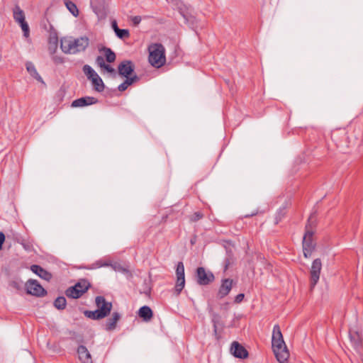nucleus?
<instances>
[{"instance_id": "1", "label": "nucleus", "mask_w": 363, "mask_h": 363, "mask_svg": "<svg viewBox=\"0 0 363 363\" xmlns=\"http://www.w3.org/2000/svg\"><path fill=\"white\" fill-rule=\"evenodd\" d=\"M89 39L86 36L74 38L72 36L64 37L60 40L62 51L67 55H76L84 52L89 47Z\"/></svg>"}, {"instance_id": "2", "label": "nucleus", "mask_w": 363, "mask_h": 363, "mask_svg": "<svg viewBox=\"0 0 363 363\" xmlns=\"http://www.w3.org/2000/svg\"><path fill=\"white\" fill-rule=\"evenodd\" d=\"M148 60L150 65L156 68L162 67L166 62L165 49L160 43H154L149 46Z\"/></svg>"}, {"instance_id": "3", "label": "nucleus", "mask_w": 363, "mask_h": 363, "mask_svg": "<svg viewBox=\"0 0 363 363\" xmlns=\"http://www.w3.org/2000/svg\"><path fill=\"white\" fill-rule=\"evenodd\" d=\"M311 219L312 216L308 218V224L306 225V232L303 238V251L306 258L310 257L315 248V244L313 239L314 233L311 229L310 223Z\"/></svg>"}, {"instance_id": "4", "label": "nucleus", "mask_w": 363, "mask_h": 363, "mask_svg": "<svg viewBox=\"0 0 363 363\" xmlns=\"http://www.w3.org/2000/svg\"><path fill=\"white\" fill-rule=\"evenodd\" d=\"M273 352L279 363H285L289 357V352L284 339L272 340Z\"/></svg>"}, {"instance_id": "5", "label": "nucleus", "mask_w": 363, "mask_h": 363, "mask_svg": "<svg viewBox=\"0 0 363 363\" xmlns=\"http://www.w3.org/2000/svg\"><path fill=\"white\" fill-rule=\"evenodd\" d=\"M321 269L322 262L320 259H314L310 270V286L311 289L315 286L319 281Z\"/></svg>"}, {"instance_id": "6", "label": "nucleus", "mask_w": 363, "mask_h": 363, "mask_svg": "<svg viewBox=\"0 0 363 363\" xmlns=\"http://www.w3.org/2000/svg\"><path fill=\"white\" fill-rule=\"evenodd\" d=\"M196 279L199 285L206 286L215 279L213 274L210 271H206L204 267H199L196 269Z\"/></svg>"}, {"instance_id": "7", "label": "nucleus", "mask_w": 363, "mask_h": 363, "mask_svg": "<svg viewBox=\"0 0 363 363\" xmlns=\"http://www.w3.org/2000/svg\"><path fill=\"white\" fill-rule=\"evenodd\" d=\"M26 291L28 294L35 296H44L47 291L45 289L36 281L29 279L26 284Z\"/></svg>"}, {"instance_id": "8", "label": "nucleus", "mask_w": 363, "mask_h": 363, "mask_svg": "<svg viewBox=\"0 0 363 363\" xmlns=\"http://www.w3.org/2000/svg\"><path fill=\"white\" fill-rule=\"evenodd\" d=\"M177 282L175 291L179 294L185 286L184 266L182 262H179L176 269Z\"/></svg>"}, {"instance_id": "9", "label": "nucleus", "mask_w": 363, "mask_h": 363, "mask_svg": "<svg viewBox=\"0 0 363 363\" xmlns=\"http://www.w3.org/2000/svg\"><path fill=\"white\" fill-rule=\"evenodd\" d=\"M95 301L97 309L101 313L100 315H102L103 318L106 317L111 311L112 303L106 301L105 298L101 296H96Z\"/></svg>"}, {"instance_id": "10", "label": "nucleus", "mask_w": 363, "mask_h": 363, "mask_svg": "<svg viewBox=\"0 0 363 363\" xmlns=\"http://www.w3.org/2000/svg\"><path fill=\"white\" fill-rule=\"evenodd\" d=\"M233 280L231 279H223L218 289L217 297L222 299L229 294L233 288Z\"/></svg>"}, {"instance_id": "11", "label": "nucleus", "mask_w": 363, "mask_h": 363, "mask_svg": "<svg viewBox=\"0 0 363 363\" xmlns=\"http://www.w3.org/2000/svg\"><path fill=\"white\" fill-rule=\"evenodd\" d=\"M135 66L130 60H123L118 66V74L124 77L130 76L134 72Z\"/></svg>"}, {"instance_id": "12", "label": "nucleus", "mask_w": 363, "mask_h": 363, "mask_svg": "<svg viewBox=\"0 0 363 363\" xmlns=\"http://www.w3.org/2000/svg\"><path fill=\"white\" fill-rule=\"evenodd\" d=\"M98 100L93 96H84L74 100L72 102L71 106L74 108L84 107L89 105L95 104Z\"/></svg>"}, {"instance_id": "13", "label": "nucleus", "mask_w": 363, "mask_h": 363, "mask_svg": "<svg viewBox=\"0 0 363 363\" xmlns=\"http://www.w3.org/2000/svg\"><path fill=\"white\" fill-rule=\"evenodd\" d=\"M230 350L233 354L237 358L245 359L248 356L247 350L235 341L232 343Z\"/></svg>"}, {"instance_id": "14", "label": "nucleus", "mask_w": 363, "mask_h": 363, "mask_svg": "<svg viewBox=\"0 0 363 363\" xmlns=\"http://www.w3.org/2000/svg\"><path fill=\"white\" fill-rule=\"evenodd\" d=\"M77 354L82 363H93L91 354L85 346L79 345L77 348Z\"/></svg>"}, {"instance_id": "15", "label": "nucleus", "mask_w": 363, "mask_h": 363, "mask_svg": "<svg viewBox=\"0 0 363 363\" xmlns=\"http://www.w3.org/2000/svg\"><path fill=\"white\" fill-rule=\"evenodd\" d=\"M30 270L39 276L40 278L49 281L52 278V274L38 264L30 266Z\"/></svg>"}, {"instance_id": "16", "label": "nucleus", "mask_w": 363, "mask_h": 363, "mask_svg": "<svg viewBox=\"0 0 363 363\" xmlns=\"http://www.w3.org/2000/svg\"><path fill=\"white\" fill-rule=\"evenodd\" d=\"M26 69L28 72V73L30 74L31 77L35 78L37 81L41 82L42 84H45V82L41 77V76L38 74L37 69H35V65L31 62H27L26 64Z\"/></svg>"}, {"instance_id": "17", "label": "nucleus", "mask_w": 363, "mask_h": 363, "mask_svg": "<svg viewBox=\"0 0 363 363\" xmlns=\"http://www.w3.org/2000/svg\"><path fill=\"white\" fill-rule=\"evenodd\" d=\"M48 43V50L51 55H53L56 52L58 46V37L55 32L50 34Z\"/></svg>"}, {"instance_id": "18", "label": "nucleus", "mask_w": 363, "mask_h": 363, "mask_svg": "<svg viewBox=\"0 0 363 363\" xmlns=\"http://www.w3.org/2000/svg\"><path fill=\"white\" fill-rule=\"evenodd\" d=\"M152 311L147 306H143L140 308L138 311V315L140 318H143L144 321H149L152 318Z\"/></svg>"}, {"instance_id": "19", "label": "nucleus", "mask_w": 363, "mask_h": 363, "mask_svg": "<svg viewBox=\"0 0 363 363\" xmlns=\"http://www.w3.org/2000/svg\"><path fill=\"white\" fill-rule=\"evenodd\" d=\"M121 315L118 312H114L112 314V318L107 320L105 328L108 331L113 330L116 328V323L120 319Z\"/></svg>"}, {"instance_id": "20", "label": "nucleus", "mask_w": 363, "mask_h": 363, "mask_svg": "<svg viewBox=\"0 0 363 363\" xmlns=\"http://www.w3.org/2000/svg\"><path fill=\"white\" fill-rule=\"evenodd\" d=\"M13 18L17 23H20L26 21L24 12L18 5H16L15 7L13 8Z\"/></svg>"}, {"instance_id": "21", "label": "nucleus", "mask_w": 363, "mask_h": 363, "mask_svg": "<svg viewBox=\"0 0 363 363\" xmlns=\"http://www.w3.org/2000/svg\"><path fill=\"white\" fill-rule=\"evenodd\" d=\"M350 339L355 348H359L362 345V339L358 332L350 331Z\"/></svg>"}, {"instance_id": "22", "label": "nucleus", "mask_w": 363, "mask_h": 363, "mask_svg": "<svg viewBox=\"0 0 363 363\" xmlns=\"http://www.w3.org/2000/svg\"><path fill=\"white\" fill-rule=\"evenodd\" d=\"M65 294L67 297L72 298H79L83 295L82 294V291H79V289L75 288L74 286L69 287L66 290Z\"/></svg>"}, {"instance_id": "23", "label": "nucleus", "mask_w": 363, "mask_h": 363, "mask_svg": "<svg viewBox=\"0 0 363 363\" xmlns=\"http://www.w3.org/2000/svg\"><path fill=\"white\" fill-rule=\"evenodd\" d=\"M74 287L82 291V294H84L90 287V283L86 279H81L74 285Z\"/></svg>"}, {"instance_id": "24", "label": "nucleus", "mask_w": 363, "mask_h": 363, "mask_svg": "<svg viewBox=\"0 0 363 363\" xmlns=\"http://www.w3.org/2000/svg\"><path fill=\"white\" fill-rule=\"evenodd\" d=\"M65 4L67 7V9L69 10V11L74 16L77 17L79 16V10L76 6V4L69 1V0H65Z\"/></svg>"}, {"instance_id": "25", "label": "nucleus", "mask_w": 363, "mask_h": 363, "mask_svg": "<svg viewBox=\"0 0 363 363\" xmlns=\"http://www.w3.org/2000/svg\"><path fill=\"white\" fill-rule=\"evenodd\" d=\"M91 83L94 89L98 92H101L104 91L105 86L102 79L100 77L98 78H94Z\"/></svg>"}, {"instance_id": "26", "label": "nucleus", "mask_w": 363, "mask_h": 363, "mask_svg": "<svg viewBox=\"0 0 363 363\" xmlns=\"http://www.w3.org/2000/svg\"><path fill=\"white\" fill-rule=\"evenodd\" d=\"M234 262V257L231 250H226V257L224 259V271H226L229 266Z\"/></svg>"}, {"instance_id": "27", "label": "nucleus", "mask_w": 363, "mask_h": 363, "mask_svg": "<svg viewBox=\"0 0 363 363\" xmlns=\"http://www.w3.org/2000/svg\"><path fill=\"white\" fill-rule=\"evenodd\" d=\"M84 314L86 317L92 320H99L104 318L102 315H100V312L98 309L95 311H85Z\"/></svg>"}, {"instance_id": "28", "label": "nucleus", "mask_w": 363, "mask_h": 363, "mask_svg": "<svg viewBox=\"0 0 363 363\" xmlns=\"http://www.w3.org/2000/svg\"><path fill=\"white\" fill-rule=\"evenodd\" d=\"M103 50L106 56V60L108 62H113L116 60V54L111 48L105 47L103 48Z\"/></svg>"}, {"instance_id": "29", "label": "nucleus", "mask_w": 363, "mask_h": 363, "mask_svg": "<svg viewBox=\"0 0 363 363\" xmlns=\"http://www.w3.org/2000/svg\"><path fill=\"white\" fill-rule=\"evenodd\" d=\"M66 304V298L64 296H59L54 301V306L59 310L65 308Z\"/></svg>"}, {"instance_id": "30", "label": "nucleus", "mask_w": 363, "mask_h": 363, "mask_svg": "<svg viewBox=\"0 0 363 363\" xmlns=\"http://www.w3.org/2000/svg\"><path fill=\"white\" fill-rule=\"evenodd\" d=\"M286 206H281L275 215V224H278L286 214Z\"/></svg>"}, {"instance_id": "31", "label": "nucleus", "mask_w": 363, "mask_h": 363, "mask_svg": "<svg viewBox=\"0 0 363 363\" xmlns=\"http://www.w3.org/2000/svg\"><path fill=\"white\" fill-rule=\"evenodd\" d=\"M283 338V335L279 325H275L273 327L272 331V340H281Z\"/></svg>"}, {"instance_id": "32", "label": "nucleus", "mask_w": 363, "mask_h": 363, "mask_svg": "<svg viewBox=\"0 0 363 363\" xmlns=\"http://www.w3.org/2000/svg\"><path fill=\"white\" fill-rule=\"evenodd\" d=\"M115 33L116 36L120 39L128 38L130 35L129 30L128 29L117 28V30Z\"/></svg>"}, {"instance_id": "33", "label": "nucleus", "mask_w": 363, "mask_h": 363, "mask_svg": "<svg viewBox=\"0 0 363 363\" xmlns=\"http://www.w3.org/2000/svg\"><path fill=\"white\" fill-rule=\"evenodd\" d=\"M220 316L217 313H213L212 317V323L213 326V333L215 335H217V325L219 322Z\"/></svg>"}, {"instance_id": "34", "label": "nucleus", "mask_w": 363, "mask_h": 363, "mask_svg": "<svg viewBox=\"0 0 363 363\" xmlns=\"http://www.w3.org/2000/svg\"><path fill=\"white\" fill-rule=\"evenodd\" d=\"M19 24H20V26L21 27L23 32V35L26 38H28L29 36L30 30H29V26H28L27 22L26 21H24L20 23Z\"/></svg>"}, {"instance_id": "35", "label": "nucleus", "mask_w": 363, "mask_h": 363, "mask_svg": "<svg viewBox=\"0 0 363 363\" xmlns=\"http://www.w3.org/2000/svg\"><path fill=\"white\" fill-rule=\"evenodd\" d=\"M109 267H111L112 269L116 272H121L123 273H126L128 272L125 268H124L123 266H121L118 263H113V264L111 263V265H109Z\"/></svg>"}, {"instance_id": "36", "label": "nucleus", "mask_w": 363, "mask_h": 363, "mask_svg": "<svg viewBox=\"0 0 363 363\" xmlns=\"http://www.w3.org/2000/svg\"><path fill=\"white\" fill-rule=\"evenodd\" d=\"M82 70L84 73V74L88 77L91 74H93L94 73L95 70L89 65H84L82 67Z\"/></svg>"}, {"instance_id": "37", "label": "nucleus", "mask_w": 363, "mask_h": 363, "mask_svg": "<svg viewBox=\"0 0 363 363\" xmlns=\"http://www.w3.org/2000/svg\"><path fill=\"white\" fill-rule=\"evenodd\" d=\"M180 13L184 18V21L186 23H194V18L193 16H189L188 14L184 13L182 11H181Z\"/></svg>"}, {"instance_id": "38", "label": "nucleus", "mask_w": 363, "mask_h": 363, "mask_svg": "<svg viewBox=\"0 0 363 363\" xmlns=\"http://www.w3.org/2000/svg\"><path fill=\"white\" fill-rule=\"evenodd\" d=\"M125 78V81L128 82L129 86L139 80V77L136 74L133 76H127Z\"/></svg>"}, {"instance_id": "39", "label": "nucleus", "mask_w": 363, "mask_h": 363, "mask_svg": "<svg viewBox=\"0 0 363 363\" xmlns=\"http://www.w3.org/2000/svg\"><path fill=\"white\" fill-rule=\"evenodd\" d=\"M98 263V266L99 268L102 267H109V265H111V262L110 261H104L102 259L96 260Z\"/></svg>"}, {"instance_id": "40", "label": "nucleus", "mask_w": 363, "mask_h": 363, "mask_svg": "<svg viewBox=\"0 0 363 363\" xmlns=\"http://www.w3.org/2000/svg\"><path fill=\"white\" fill-rule=\"evenodd\" d=\"M131 21L133 24L136 26L141 22V17L140 16H135L131 17Z\"/></svg>"}, {"instance_id": "41", "label": "nucleus", "mask_w": 363, "mask_h": 363, "mask_svg": "<svg viewBox=\"0 0 363 363\" xmlns=\"http://www.w3.org/2000/svg\"><path fill=\"white\" fill-rule=\"evenodd\" d=\"M81 268L82 269H89V270H92V269H99V266H98V263L96 261L95 262L92 263L90 265H88V266H84V267H82Z\"/></svg>"}, {"instance_id": "42", "label": "nucleus", "mask_w": 363, "mask_h": 363, "mask_svg": "<svg viewBox=\"0 0 363 363\" xmlns=\"http://www.w3.org/2000/svg\"><path fill=\"white\" fill-rule=\"evenodd\" d=\"M96 62L101 68H103L105 66V65H106V63L104 62V59L101 56H98L96 57Z\"/></svg>"}, {"instance_id": "43", "label": "nucleus", "mask_w": 363, "mask_h": 363, "mask_svg": "<svg viewBox=\"0 0 363 363\" xmlns=\"http://www.w3.org/2000/svg\"><path fill=\"white\" fill-rule=\"evenodd\" d=\"M128 86H129V85H128V82H126V81L125 80L123 83H121V84L118 86V91H125V90L128 89Z\"/></svg>"}, {"instance_id": "44", "label": "nucleus", "mask_w": 363, "mask_h": 363, "mask_svg": "<svg viewBox=\"0 0 363 363\" xmlns=\"http://www.w3.org/2000/svg\"><path fill=\"white\" fill-rule=\"evenodd\" d=\"M203 217V214L201 213L200 212H195L193 216H192V218H191V220L194 222H196L199 220H200L201 218H202Z\"/></svg>"}, {"instance_id": "45", "label": "nucleus", "mask_w": 363, "mask_h": 363, "mask_svg": "<svg viewBox=\"0 0 363 363\" xmlns=\"http://www.w3.org/2000/svg\"><path fill=\"white\" fill-rule=\"evenodd\" d=\"M18 242L20 243L26 250H30L31 246L30 244L24 242L23 240H18Z\"/></svg>"}, {"instance_id": "46", "label": "nucleus", "mask_w": 363, "mask_h": 363, "mask_svg": "<svg viewBox=\"0 0 363 363\" xmlns=\"http://www.w3.org/2000/svg\"><path fill=\"white\" fill-rule=\"evenodd\" d=\"M103 69L106 70L108 72L116 75V70L111 65L106 64Z\"/></svg>"}, {"instance_id": "47", "label": "nucleus", "mask_w": 363, "mask_h": 363, "mask_svg": "<svg viewBox=\"0 0 363 363\" xmlns=\"http://www.w3.org/2000/svg\"><path fill=\"white\" fill-rule=\"evenodd\" d=\"M245 297L244 294H239L235 297V302L239 303L242 301Z\"/></svg>"}, {"instance_id": "48", "label": "nucleus", "mask_w": 363, "mask_h": 363, "mask_svg": "<svg viewBox=\"0 0 363 363\" xmlns=\"http://www.w3.org/2000/svg\"><path fill=\"white\" fill-rule=\"evenodd\" d=\"M52 60L55 64H62L64 62L62 57L59 56H53Z\"/></svg>"}, {"instance_id": "49", "label": "nucleus", "mask_w": 363, "mask_h": 363, "mask_svg": "<svg viewBox=\"0 0 363 363\" xmlns=\"http://www.w3.org/2000/svg\"><path fill=\"white\" fill-rule=\"evenodd\" d=\"M5 241V235L3 232H0V250L2 249L3 243Z\"/></svg>"}, {"instance_id": "50", "label": "nucleus", "mask_w": 363, "mask_h": 363, "mask_svg": "<svg viewBox=\"0 0 363 363\" xmlns=\"http://www.w3.org/2000/svg\"><path fill=\"white\" fill-rule=\"evenodd\" d=\"M111 26H112V28L113 29L115 33L116 32L117 28H119L118 27L117 22L115 20L111 22Z\"/></svg>"}, {"instance_id": "51", "label": "nucleus", "mask_w": 363, "mask_h": 363, "mask_svg": "<svg viewBox=\"0 0 363 363\" xmlns=\"http://www.w3.org/2000/svg\"><path fill=\"white\" fill-rule=\"evenodd\" d=\"M98 77H99V75L95 71L94 73H93V74H91L87 78H88V79H89L92 82L94 78H98Z\"/></svg>"}, {"instance_id": "52", "label": "nucleus", "mask_w": 363, "mask_h": 363, "mask_svg": "<svg viewBox=\"0 0 363 363\" xmlns=\"http://www.w3.org/2000/svg\"><path fill=\"white\" fill-rule=\"evenodd\" d=\"M257 213H258V211H255L251 213L250 214L245 215V218L251 217V216L257 215Z\"/></svg>"}]
</instances>
